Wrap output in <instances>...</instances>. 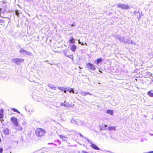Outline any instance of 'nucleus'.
<instances>
[{
    "instance_id": "nucleus-1",
    "label": "nucleus",
    "mask_w": 153,
    "mask_h": 153,
    "mask_svg": "<svg viewBox=\"0 0 153 153\" xmlns=\"http://www.w3.org/2000/svg\"><path fill=\"white\" fill-rule=\"evenodd\" d=\"M45 133V130L41 128H38L36 130V134L39 137H42Z\"/></svg>"
},
{
    "instance_id": "nucleus-2",
    "label": "nucleus",
    "mask_w": 153,
    "mask_h": 153,
    "mask_svg": "<svg viewBox=\"0 0 153 153\" xmlns=\"http://www.w3.org/2000/svg\"><path fill=\"white\" fill-rule=\"evenodd\" d=\"M19 47L20 48V50L19 51L20 53H22V55L24 56L25 55H31L32 53L30 52H28L26 51L24 49L21 48L20 45H19Z\"/></svg>"
},
{
    "instance_id": "nucleus-3",
    "label": "nucleus",
    "mask_w": 153,
    "mask_h": 153,
    "mask_svg": "<svg viewBox=\"0 0 153 153\" xmlns=\"http://www.w3.org/2000/svg\"><path fill=\"white\" fill-rule=\"evenodd\" d=\"M117 7L121 8L123 10H127L129 8V7L126 5L120 3L117 4Z\"/></svg>"
},
{
    "instance_id": "nucleus-4",
    "label": "nucleus",
    "mask_w": 153,
    "mask_h": 153,
    "mask_svg": "<svg viewBox=\"0 0 153 153\" xmlns=\"http://www.w3.org/2000/svg\"><path fill=\"white\" fill-rule=\"evenodd\" d=\"M24 60L21 58H15L12 59V61L14 63H16L17 64H19L20 62L24 61Z\"/></svg>"
},
{
    "instance_id": "nucleus-5",
    "label": "nucleus",
    "mask_w": 153,
    "mask_h": 153,
    "mask_svg": "<svg viewBox=\"0 0 153 153\" xmlns=\"http://www.w3.org/2000/svg\"><path fill=\"white\" fill-rule=\"evenodd\" d=\"M87 68L90 70L95 71L96 69L95 66L91 63H88L87 65Z\"/></svg>"
},
{
    "instance_id": "nucleus-6",
    "label": "nucleus",
    "mask_w": 153,
    "mask_h": 153,
    "mask_svg": "<svg viewBox=\"0 0 153 153\" xmlns=\"http://www.w3.org/2000/svg\"><path fill=\"white\" fill-rule=\"evenodd\" d=\"M3 132L5 135H7L9 134L10 130L8 128H4Z\"/></svg>"
},
{
    "instance_id": "nucleus-7",
    "label": "nucleus",
    "mask_w": 153,
    "mask_h": 153,
    "mask_svg": "<svg viewBox=\"0 0 153 153\" xmlns=\"http://www.w3.org/2000/svg\"><path fill=\"white\" fill-rule=\"evenodd\" d=\"M11 120L12 122L13 123L14 125H17L18 123L17 119L14 117H12L11 118Z\"/></svg>"
},
{
    "instance_id": "nucleus-8",
    "label": "nucleus",
    "mask_w": 153,
    "mask_h": 153,
    "mask_svg": "<svg viewBox=\"0 0 153 153\" xmlns=\"http://www.w3.org/2000/svg\"><path fill=\"white\" fill-rule=\"evenodd\" d=\"M126 43L128 44H132L135 45H136V43L134 42H133L132 40L129 39H127L126 41H124V43Z\"/></svg>"
},
{
    "instance_id": "nucleus-9",
    "label": "nucleus",
    "mask_w": 153,
    "mask_h": 153,
    "mask_svg": "<svg viewBox=\"0 0 153 153\" xmlns=\"http://www.w3.org/2000/svg\"><path fill=\"white\" fill-rule=\"evenodd\" d=\"M78 120H75L74 119H72L70 120V122L71 123L77 125H79Z\"/></svg>"
},
{
    "instance_id": "nucleus-10",
    "label": "nucleus",
    "mask_w": 153,
    "mask_h": 153,
    "mask_svg": "<svg viewBox=\"0 0 153 153\" xmlns=\"http://www.w3.org/2000/svg\"><path fill=\"white\" fill-rule=\"evenodd\" d=\"M91 146L92 148L95 150H100V149L99 148H98L96 145L94 144H93L92 143H91Z\"/></svg>"
},
{
    "instance_id": "nucleus-11",
    "label": "nucleus",
    "mask_w": 153,
    "mask_h": 153,
    "mask_svg": "<svg viewBox=\"0 0 153 153\" xmlns=\"http://www.w3.org/2000/svg\"><path fill=\"white\" fill-rule=\"evenodd\" d=\"M74 105L69 104L68 102H66L65 107L66 108H71L73 107Z\"/></svg>"
},
{
    "instance_id": "nucleus-12",
    "label": "nucleus",
    "mask_w": 153,
    "mask_h": 153,
    "mask_svg": "<svg viewBox=\"0 0 153 153\" xmlns=\"http://www.w3.org/2000/svg\"><path fill=\"white\" fill-rule=\"evenodd\" d=\"M15 126V128L16 130H20L22 128V127L20 126L18 124L17 125H16Z\"/></svg>"
},
{
    "instance_id": "nucleus-13",
    "label": "nucleus",
    "mask_w": 153,
    "mask_h": 153,
    "mask_svg": "<svg viewBox=\"0 0 153 153\" xmlns=\"http://www.w3.org/2000/svg\"><path fill=\"white\" fill-rule=\"evenodd\" d=\"M147 94L149 96L153 97V90H150L148 92Z\"/></svg>"
},
{
    "instance_id": "nucleus-14",
    "label": "nucleus",
    "mask_w": 153,
    "mask_h": 153,
    "mask_svg": "<svg viewBox=\"0 0 153 153\" xmlns=\"http://www.w3.org/2000/svg\"><path fill=\"white\" fill-rule=\"evenodd\" d=\"M64 89L65 90L67 91H69L70 93H71L72 91L73 90V88L69 87H68L67 88H64Z\"/></svg>"
},
{
    "instance_id": "nucleus-15",
    "label": "nucleus",
    "mask_w": 153,
    "mask_h": 153,
    "mask_svg": "<svg viewBox=\"0 0 153 153\" xmlns=\"http://www.w3.org/2000/svg\"><path fill=\"white\" fill-rule=\"evenodd\" d=\"M4 110L3 109H1L0 110V118H2L3 117Z\"/></svg>"
},
{
    "instance_id": "nucleus-16",
    "label": "nucleus",
    "mask_w": 153,
    "mask_h": 153,
    "mask_svg": "<svg viewBox=\"0 0 153 153\" xmlns=\"http://www.w3.org/2000/svg\"><path fill=\"white\" fill-rule=\"evenodd\" d=\"M80 94L82 96H85L87 94H89L91 95V94L88 92H86L83 91L80 92Z\"/></svg>"
},
{
    "instance_id": "nucleus-17",
    "label": "nucleus",
    "mask_w": 153,
    "mask_h": 153,
    "mask_svg": "<svg viewBox=\"0 0 153 153\" xmlns=\"http://www.w3.org/2000/svg\"><path fill=\"white\" fill-rule=\"evenodd\" d=\"M76 47L75 45H73L70 48L71 50L73 52H74L75 51V50L76 49Z\"/></svg>"
},
{
    "instance_id": "nucleus-18",
    "label": "nucleus",
    "mask_w": 153,
    "mask_h": 153,
    "mask_svg": "<svg viewBox=\"0 0 153 153\" xmlns=\"http://www.w3.org/2000/svg\"><path fill=\"white\" fill-rule=\"evenodd\" d=\"M75 39H73L72 36L71 37V39L69 40V42L70 43H73L74 42Z\"/></svg>"
},
{
    "instance_id": "nucleus-19",
    "label": "nucleus",
    "mask_w": 153,
    "mask_h": 153,
    "mask_svg": "<svg viewBox=\"0 0 153 153\" xmlns=\"http://www.w3.org/2000/svg\"><path fill=\"white\" fill-rule=\"evenodd\" d=\"M106 113L108 114H109L111 115H112L113 114V110H108L106 111Z\"/></svg>"
},
{
    "instance_id": "nucleus-20",
    "label": "nucleus",
    "mask_w": 153,
    "mask_h": 153,
    "mask_svg": "<svg viewBox=\"0 0 153 153\" xmlns=\"http://www.w3.org/2000/svg\"><path fill=\"white\" fill-rule=\"evenodd\" d=\"M102 61V59H98L95 61V63L97 65H98L100 62H101Z\"/></svg>"
},
{
    "instance_id": "nucleus-21",
    "label": "nucleus",
    "mask_w": 153,
    "mask_h": 153,
    "mask_svg": "<svg viewBox=\"0 0 153 153\" xmlns=\"http://www.w3.org/2000/svg\"><path fill=\"white\" fill-rule=\"evenodd\" d=\"M108 129L109 131L114 130L116 129L115 127L114 126L108 127Z\"/></svg>"
},
{
    "instance_id": "nucleus-22",
    "label": "nucleus",
    "mask_w": 153,
    "mask_h": 153,
    "mask_svg": "<svg viewBox=\"0 0 153 153\" xmlns=\"http://www.w3.org/2000/svg\"><path fill=\"white\" fill-rule=\"evenodd\" d=\"M48 86L51 89L53 90H55L56 87L53 86L51 85L50 84H48Z\"/></svg>"
},
{
    "instance_id": "nucleus-23",
    "label": "nucleus",
    "mask_w": 153,
    "mask_h": 153,
    "mask_svg": "<svg viewBox=\"0 0 153 153\" xmlns=\"http://www.w3.org/2000/svg\"><path fill=\"white\" fill-rule=\"evenodd\" d=\"M119 40L121 42H124V41H125L124 40V38L123 37H121L119 39Z\"/></svg>"
},
{
    "instance_id": "nucleus-24",
    "label": "nucleus",
    "mask_w": 153,
    "mask_h": 153,
    "mask_svg": "<svg viewBox=\"0 0 153 153\" xmlns=\"http://www.w3.org/2000/svg\"><path fill=\"white\" fill-rule=\"evenodd\" d=\"M64 103H61L60 104V106H63L65 107V105H66V101L65 100L64 101Z\"/></svg>"
},
{
    "instance_id": "nucleus-25",
    "label": "nucleus",
    "mask_w": 153,
    "mask_h": 153,
    "mask_svg": "<svg viewBox=\"0 0 153 153\" xmlns=\"http://www.w3.org/2000/svg\"><path fill=\"white\" fill-rule=\"evenodd\" d=\"M78 122H79V125H80L81 126H82L83 125V121L79 120Z\"/></svg>"
},
{
    "instance_id": "nucleus-26",
    "label": "nucleus",
    "mask_w": 153,
    "mask_h": 153,
    "mask_svg": "<svg viewBox=\"0 0 153 153\" xmlns=\"http://www.w3.org/2000/svg\"><path fill=\"white\" fill-rule=\"evenodd\" d=\"M120 37H121V36H120L117 35H116L115 36V38H117V39H118V40H119V39H120Z\"/></svg>"
},
{
    "instance_id": "nucleus-27",
    "label": "nucleus",
    "mask_w": 153,
    "mask_h": 153,
    "mask_svg": "<svg viewBox=\"0 0 153 153\" xmlns=\"http://www.w3.org/2000/svg\"><path fill=\"white\" fill-rule=\"evenodd\" d=\"M85 138L87 140L88 143H89L91 144V143H92L88 138Z\"/></svg>"
},
{
    "instance_id": "nucleus-28",
    "label": "nucleus",
    "mask_w": 153,
    "mask_h": 153,
    "mask_svg": "<svg viewBox=\"0 0 153 153\" xmlns=\"http://www.w3.org/2000/svg\"><path fill=\"white\" fill-rule=\"evenodd\" d=\"M15 13L16 15L17 16H19V13L18 11V10L16 11L15 12Z\"/></svg>"
},
{
    "instance_id": "nucleus-29",
    "label": "nucleus",
    "mask_w": 153,
    "mask_h": 153,
    "mask_svg": "<svg viewBox=\"0 0 153 153\" xmlns=\"http://www.w3.org/2000/svg\"><path fill=\"white\" fill-rule=\"evenodd\" d=\"M12 109L13 111H14V112L19 113V111L17 110H16L15 108H13Z\"/></svg>"
},
{
    "instance_id": "nucleus-30",
    "label": "nucleus",
    "mask_w": 153,
    "mask_h": 153,
    "mask_svg": "<svg viewBox=\"0 0 153 153\" xmlns=\"http://www.w3.org/2000/svg\"><path fill=\"white\" fill-rule=\"evenodd\" d=\"M58 89L59 90H63V89H64V88L63 87H58Z\"/></svg>"
},
{
    "instance_id": "nucleus-31",
    "label": "nucleus",
    "mask_w": 153,
    "mask_h": 153,
    "mask_svg": "<svg viewBox=\"0 0 153 153\" xmlns=\"http://www.w3.org/2000/svg\"><path fill=\"white\" fill-rule=\"evenodd\" d=\"M69 57L72 60H74L73 56L72 55H70V56H69Z\"/></svg>"
},
{
    "instance_id": "nucleus-32",
    "label": "nucleus",
    "mask_w": 153,
    "mask_h": 153,
    "mask_svg": "<svg viewBox=\"0 0 153 153\" xmlns=\"http://www.w3.org/2000/svg\"><path fill=\"white\" fill-rule=\"evenodd\" d=\"M3 150V149L1 148H0V153H2V152Z\"/></svg>"
},
{
    "instance_id": "nucleus-33",
    "label": "nucleus",
    "mask_w": 153,
    "mask_h": 153,
    "mask_svg": "<svg viewBox=\"0 0 153 153\" xmlns=\"http://www.w3.org/2000/svg\"><path fill=\"white\" fill-rule=\"evenodd\" d=\"M141 16H141V14H139V18H138V20H140V18H141Z\"/></svg>"
},
{
    "instance_id": "nucleus-34",
    "label": "nucleus",
    "mask_w": 153,
    "mask_h": 153,
    "mask_svg": "<svg viewBox=\"0 0 153 153\" xmlns=\"http://www.w3.org/2000/svg\"><path fill=\"white\" fill-rule=\"evenodd\" d=\"M64 54H65V55L66 56V55H67L66 54L67 51H64Z\"/></svg>"
},
{
    "instance_id": "nucleus-35",
    "label": "nucleus",
    "mask_w": 153,
    "mask_h": 153,
    "mask_svg": "<svg viewBox=\"0 0 153 153\" xmlns=\"http://www.w3.org/2000/svg\"><path fill=\"white\" fill-rule=\"evenodd\" d=\"M79 135L81 137H83V138H85V137H84V136H83V135H82L80 133H79Z\"/></svg>"
},
{
    "instance_id": "nucleus-36",
    "label": "nucleus",
    "mask_w": 153,
    "mask_h": 153,
    "mask_svg": "<svg viewBox=\"0 0 153 153\" xmlns=\"http://www.w3.org/2000/svg\"><path fill=\"white\" fill-rule=\"evenodd\" d=\"M59 137L60 138H62L63 137H65L63 135H60Z\"/></svg>"
},
{
    "instance_id": "nucleus-37",
    "label": "nucleus",
    "mask_w": 153,
    "mask_h": 153,
    "mask_svg": "<svg viewBox=\"0 0 153 153\" xmlns=\"http://www.w3.org/2000/svg\"><path fill=\"white\" fill-rule=\"evenodd\" d=\"M139 12V11L137 12H136V11H135L134 12V14L135 15H136L137 13Z\"/></svg>"
},
{
    "instance_id": "nucleus-38",
    "label": "nucleus",
    "mask_w": 153,
    "mask_h": 153,
    "mask_svg": "<svg viewBox=\"0 0 153 153\" xmlns=\"http://www.w3.org/2000/svg\"><path fill=\"white\" fill-rule=\"evenodd\" d=\"M75 23H73L71 25V26H75Z\"/></svg>"
},
{
    "instance_id": "nucleus-39",
    "label": "nucleus",
    "mask_w": 153,
    "mask_h": 153,
    "mask_svg": "<svg viewBox=\"0 0 153 153\" xmlns=\"http://www.w3.org/2000/svg\"><path fill=\"white\" fill-rule=\"evenodd\" d=\"M63 91H64V93H66L67 91L63 89Z\"/></svg>"
},
{
    "instance_id": "nucleus-40",
    "label": "nucleus",
    "mask_w": 153,
    "mask_h": 153,
    "mask_svg": "<svg viewBox=\"0 0 153 153\" xmlns=\"http://www.w3.org/2000/svg\"><path fill=\"white\" fill-rule=\"evenodd\" d=\"M78 43L79 44H81V42H80V40L79 39L78 41Z\"/></svg>"
},
{
    "instance_id": "nucleus-41",
    "label": "nucleus",
    "mask_w": 153,
    "mask_h": 153,
    "mask_svg": "<svg viewBox=\"0 0 153 153\" xmlns=\"http://www.w3.org/2000/svg\"><path fill=\"white\" fill-rule=\"evenodd\" d=\"M71 92H72L73 94L75 93L74 91H73V90Z\"/></svg>"
},
{
    "instance_id": "nucleus-42",
    "label": "nucleus",
    "mask_w": 153,
    "mask_h": 153,
    "mask_svg": "<svg viewBox=\"0 0 153 153\" xmlns=\"http://www.w3.org/2000/svg\"><path fill=\"white\" fill-rule=\"evenodd\" d=\"M141 14V16H143V14H142V13L141 12V14Z\"/></svg>"
},
{
    "instance_id": "nucleus-43",
    "label": "nucleus",
    "mask_w": 153,
    "mask_h": 153,
    "mask_svg": "<svg viewBox=\"0 0 153 153\" xmlns=\"http://www.w3.org/2000/svg\"><path fill=\"white\" fill-rule=\"evenodd\" d=\"M105 127L106 128L107 126V125H105Z\"/></svg>"
},
{
    "instance_id": "nucleus-44",
    "label": "nucleus",
    "mask_w": 153,
    "mask_h": 153,
    "mask_svg": "<svg viewBox=\"0 0 153 153\" xmlns=\"http://www.w3.org/2000/svg\"><path fill=\"white\" fill-rule=\"evenodd\" d=\"M70 56V55H66V56H67V57H69V56Z\"/></svg>"
},
{
    "instance_id": "nucleus-45",
    "label": "nucleus",
    "mask_w": 153,
    "mask_h": 153,
    "mask_svg": "<svg viewBox=\"0 0 153 153\" xmlns=\"http://www.w3.org/2000/svg\"><path fill=\"white\" fill-rule=\"evenodd\" d=\"M45 62H48V60H46V61H45Z\"/></svg>"
},
{
    "instance_id": "nucleus-46",
    "label": "nucleus",
    "mask_w": 153,
    "mask_h": 153,
    "mask_svg": "<svg viewBox=\"0 0 153 153\" xmlns=\"http://www.w3.org/2000/svg\"><path fill=\"white\" fill-rule=\"evenodd\" d=\"M99 71L100 72H101V73H102V72L101 71H100V70H99Z\"/></svg>"
},
{
    "instance_id": "nucleus-47",
    "label": "nucleus",
    "mask_w": 153,
    "mask_h": 153,
    "mask_svg": "<svg viewBox=\"0 0 153 153\" xmlns=\"http://www.w3.org/2000/svg\"><path fill=\"white\" fill-rule=\"evenodd\" d=\"M1 141V138H0V142Z\"/></svg>"
},
{
    "instance_id": "nucleus-48",
    "label": "nucleus",
    "mask_w": 153,
    "mask_h": 153,
    "mask_svg": "<svg viewBox=\"0 0 153 153\" xmlns=\"http://www.w3.org/2000/svg\"><path fill=\"white\" fill-rule=\"evenodd\" d=\"M77 93H78V92H76L75 93H76V94H77Z\"/></svg>"
},
{
    "instance_id": "nucleus-49",
    "label": "nucleus",
    "mask_w": 153,
    "mask_h": 153,
    "mask_svg": "<svg viewBox=\"0 0 153 153\" xmlns=\"http://www.w3.org/2000/svg\"><path fill=\"white\" fill-rule=\"evenodd\" d=\"M82 45H84V44L83 43H82Z\"/></svg>"
},
{
    "instance_id": "nucleus-50",
    "label": "nucleus",
    "mask_w": 153,
    "mask_h": 153,
    "mask_svg": "<svg viewBox=\"0 0 153 153\" xmlns=\"http://www.w3.org/2000/svg\"><path fill=\"white\" fill-rule=\"evenodd\" d=\"M79 68H81L80 67V66L79 67Z\"/></svg>"
}]
</instances>
